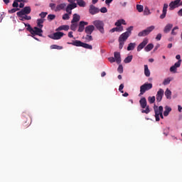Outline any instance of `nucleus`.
Returning <instances> with one entry per match:
<instances>
[{"label": "nucleus", "mask_w": 182, "mask_h": 182, "mask_svg": "<svg viewBox=\"0 0 182 182\" xmlns=\"http://www.w3.org/2000/svg\"><path fill=\"white\" fill-rule=\"evenodd\" d=\"M133 31V26H129L128 28H127V31L125 33H123L121 34L119 37V48L123 49V46H124V42L127 41L129 36L132 35V31Z\"/></svg>", "instance_id": "obj_1"}, {"label": "nucleus", "mask_w": 182, "mask_h": 182, "mask_svg": "<svg viewBox=\"0 0 182 182\" xmlns=\"http://www.w3.org/2000/svg\"><path fill=\"white\" fill-rule=\"evenodd\" d=\"M139 105L141 109H145L141 110V113H145L146 114H149L150 112V106L147 105V100H146V97H142L140 99Z\"/></svg>", "instance_id": "obj_2"}, {"label": "nucleus", "mask_w": 182, "mask_h": 182, "mask_svg": "<svg viewBox=\"0 0 182 182\" xmlns=\"http://www.w3.org/2000/svg\"><path fill=\"white\" fill-rule=\"evenodd\" d=\"M93 25L96 29L100 32V33H105V23L103 21L95 20L93 21Z\"/></svg>", "instance_id": "obj_3"}, {"label": "nucleus", "mask_w": 182, "mask_h": 182, "mask_svg": "<svg viewBox=\"0 0 182 182\" xmlns=\"http://www.w3.org/2000/svg\"><path fill=\"white\" fill-rule=\"evenodd\" d=\"M150 89H153V84L151 83H144L140 87V93L139 96H142V95L145 94L147 90H150Z\"/></svg>", "instance_id": "obj_4"}, {"label": "nucleus", "mask_w": 182, "mask_h": 182, "mask_svg": "<svg viewBox=\"0 0 182 182\" xmlns=\"http://www.w3.org/2000/svg\"><path fill=\"white\" fill-rule=\"evenodd\" d=\"M28 30L31 35H38V36H42V33H43L42 28L38 27L32 28L28 26Z\"/></svg>", "instance_id": "obj_5"}, {"label": "nucleus", "mask_w": 182, "mask_h": 182, "mask_svg": "<svg viewBox=\"0 0 182 182\" xmlns=\"http://www.w3.org/2000/svg\"><path fill=\"white\" fill-rule=\"evenodd\" d=\"M155 28L156 27L154 26H151L146 28L145 30L140 31L138 33V36H139V37L147 36V35H149V33L151 32H153V31H154Z\"/></svg>", "instance_id": "obj_6"}, {"label": "nucleus", "mask_w": 182, "mask_h": 182, "mask_svg": "<svg viewBox=\"0 0 182 182\" xmlns=\"http://www.w3.org/2000/svg\"><path fill=\"white\" fill-rule=\"evenodd\" d=\"M50 39H53L54 41H58L65 36V33L59 31L54 33L53 35L48 36Z\"/></svg>", "instance_id": "obj_7"}, {"label": "nucleus", "mask_w": 182, "mask_h": 182, "mask_svg": "<svg viewBox=\"0 0 182 182\" xmlns=\"http://www.w3.org/2000/svg\"><path fill=\"white\" fill-rule=\"evenodd\" d=\"M31 14V8L26 6L21 11L17 12V16H22L23 15H29Z\"/></svg>", "instance_id": "obj_8"}, {"label": "nucleus", "mask_w": 182, "mask_h": 182, "mask_svg": "<svg viewBox=\"0 0 182 182\" xmlns=\"http://www.w3.org/2000/svg\"><path fill=\"white\" fill-rule=\"evenodd\" d=\"M75 8H77V4L76 3L69 4L65 7V11L68 15H72V9H75Z\"/></svg>", "instance_id": "obj_9"}, {"label": "nucleus", "mask_w": 182, "mask_h": 182, "mask_svg": "<svg viewBox=\"0 0 182 182\" xmlns=\"http://www.w3.org/2000/svg\"><path fill=\"white\" fill-rule=\"evenodd\" d=\"M163 96H164V90L161 88H160L156 95V102L159 103V102H161L163 100Z\"/></svg>", "instance_id": "obj_10"}, {"label": "nucleus", "mask_w": 182, "mask_h": 182, "mask_svg": "<svg viewBox=\"0 0 182 182\" xmlns=\"http://www.w3.org/2000/svg\"><path fill=\"white\" fill-rule=\"evenodd\" d=\"M89 12L91 15H96V14H99V12H100V10L99 8L93 6V4H91L90 6Z\"/></svg>", "instance_id": "obj_11"}, {"label": "nucleus", "mask_w": 182, "mask_h": 182, "mask_svg": "<svg viewBox=\"0 0 182 182\" xmlns=\"http://www.w3.org/2000/svg\"><path fill=\"white\" fill-rule=\"evenodd\" d=\"M181 66V61L178 60L170 68V72L173 73H177V68H180Z\"/></svg>", "instance_id": "obj_12"}, {"label": "nucleus", "mask_w": 182, "mask_h": 182, "mask_svg": "<svg viewBox=\"0 0 182 182\" xmlns=\"http://www.w3.org/2000/svg\"><path fill=\"white\" fill-rule=\"evenodd\" d=\"M181 2V0H175L173 1H171L169 4V9L171 11H173L175 8H178V4Z\"/></svg>", "instance_id": "obj_13"}, {"label": "nucleus", "mask_w": 182, "mask_h": 182, "mask_svg": "<svg viewBox=\"0 0 182 182\" xmlns=\"http://www.w3.org/2000/svg\"><path fill=\"white\" fill-rule=\"evenodd\" d=\"M93 31H95V26L90 25L85 27V32L87 35H92L93 33Z\"/></svg>", "instance_id": "obj_14"}, {"label": "nucleus", "mask_w": 182, "mask_h": 182, "mask_svg": "<svg viewBox=\"0 0 182 182\" xmlns=\"http://www.w3.org/2000/svg\"><path fill=\"white\" fill-rule=\"evenodd\" d=\"M154 110L155 112V116H160V114L163 113V106L157 107L155 105Z\"/></svg>", "instance_id": "obj_15"}, {"label": "nucleus", "mask_w": 182, "mask_h": 182, "mask_svg": "<svg viewBox=\"0 0 182 182\" xmlns=\"http://www.w3.org/2000/svg\"><path fill=\"white\" fill-rule=\"evenodd\" d=\"M167 8H168V4H164L162 10V14L160 16V19H164V18H166V15H167Z\"/></svg>", "instance_id": "obj_16"}, {"label": "nucleus", "mask_w": 182, "mask_h": 182, "mask_svg": "<svg viewBox=\"0 0 182 182\" xmlns=\"http://www.w3.org/2000/svg\"><path fill=\"white\" fill-rule=\"evenodd\" d=\"M147 43H149V40L146 38L144 39V41L138 46L137 51L140 52V50H141V49H143L146 45H147Z\"/></svg>", "instance_id": "obj_17"}, {"label": "nucleus", "mask_w": 182, "mask_h": 182, "mask_svg": "<svg viewBox=\"0 0 182 182\" xmlns=\"http://www.w3.org/2000/svg\"><path fill=\"white\" fill-rule=\"evenodd\" d=\"M114 58L115 59V62H117L118 65H120V63H122V58L120 57V53L114 52Z\"/></svg>", "instance_id": "obj_18"}, {"label": "nucleus", "mask_w": 182, "mask_h": 182, "mask_svg": "<svg viewBox=\"0 0 182 182\" xmlns=\"http://www.w3.org/2000/svg\"><path fill=\"white\" fill-rule=\"evenodd\" d=\"M83 42L79 41V40H75L73 41L71 43H68V45H73V46H77V47H81L82 45Z\"/></svg>", "instance_id": "obj_19"}, {"label": "nucleus", "mask_w": 182, "mask_h": 182, "mask_svg": "<svg viewBox=\"0 0 182 182\" xmlns=\"http://www.w3.org/2000/svg\"><path fill=\"white\" fill-rule=\"evenodd\" d=\"M86 25H88L87 22L80 21L79 24L78 32H83V31H85V26Z\"/></svg>", "instance_id": "obj_20"}, {"label": "nucleus", "mask_w": 182, "mask_h": 182, "mask_svg": "<svg viewBox=\"0 0 182 182\" xmlns=\"http://www.w3.org/2000/svg\"><path fill=\"white\" fill-rule=\"evenodd\" d=\"M66 4L65 3H62L56 6V8L55 9V12H59V11H63L66 8Z\"/></svg>", "instance_id": "obj_21"}, {"label": "nucleus", "mask_w": 182, "mask_h": 182, "mask_svg": "<svg viewBox=\"0 0 182 182\" xmlns=\"http://www.w3.org/2000/svg\"><path fill=\"white\" fill-rule=\"evenodd\" d=\"M79 21H80V16H79L77 14H74L71 23H77Z\"/></svg>", "instance_id": "obj_22"}, {"label": "nucleus", "mask_w": 182, "mask_h": 182, "mask_svg": "<svg viewBox=\"0 0 182 182\" xmlns=\"http://www.w3.org/2000/svg\"><path fill=\"white\" fill-rule=\"evenodd\" d=\"M173 28V24L171 23H168L166 25V26L164 28V32L165 33H168V32H170V31H171V29Z\"/></svg>", "instance_id": "obj_23"}, {"label": "nucleus", "mask_w": 182, "mask_h": 182, "mask_svg": "<svg viewBox=\"0 0 182 182\" xmlns=\"http://www.w3.org/2000/svg\"><path fill=\"white\" fill-rule=\"evenodd\" d=\"M77 1V5L80 6V8H85L86 6V2L84 0H75Z\"/></svg>", "instance_id": "obj_24"}, {"label": "nucleus", "mask_w": 182, "mask_h": 182, "mask_svg": "<svg viewBox=\"0 0 182 182\" xmlns=\"http://www.w3.org/2000/svg\"><path fill=\"white\" fill-rule=\"evenodd\" d=\"M170 112H171V107H170L168 106H166L165 111L164 112V116H165V117H167V116H168Z\"/></svg>", "instance_id": "obj_25"}, {"label": "nucleus", "mask_w": 182, "mask_h": 182, "mask_svg": "<svg viewBox=\"0 0 182 182\" xmlns=\"http://www.w3.org/2000/svg\"><path fill=\"white\" fill-rule=\"evenodd\" d=\"M110 32H112V33L114 32H123V26L113 28L110 30Z\"/></svg>", "instance_id": "obj_26"}, {"label": "nucleus", "mask_w": 182, "mask_h": 182, "mask_svg": "<svg viewBox=\"0 0 182 182\" xmlns=\"http://www.w3.org/2000/svg\"><path fill=\"white\" fill-rule=\"evenodd\" d=\"M164 95L166 99H168L169 100L171 99V91L168 88L166 90Z\"/></svg>", "instance_id": "obj_27"}, {"label": "nucleus", "mask_w": 182, "mask_h": 182, "mask_svg": "<svg viewBox=\"0 0 182 182\" xmlns=\"http://www.w3.org/2000/svg\"><path fill=\"white\" fill-rule=\"evenodd\" d=\"M56 31H69V26L68 25H63L59 26Z\"/></svg>", "instance_id": "obj_28"}, {"label": "nucleus", "mask_w": 182, "mask_h": 182, "mask_svg": "<svg viewBox=\"0 0 182 182\" xmlns=\"http://www.w3.org/2000/svg\"><path fill=\"white\" fill-rule=\"evenodd\" d=\"M144 75L146 77H149L150 76V70H149V66L147 65H144Z\"/></svg>", "instance_id": "obj_29"}, {"label": "nucleus", "mask_w": 182, "mask_h": 182, "mask_svg": "<svg viewBox=\"0 0 182 182\" xmlns=\"http://www.w3.org/2000/svg\"><path fill=\"white\" fill-rule=\"evenodd\" d=\"M153 48H154V45H153V43H149L145 47L144 50L145 52H150Z\"/></svg>", "instance_id": "obj_30"}, {"label": "nucleus", "mask_w": 182, "mask_h": 182, "mask_svg": "<svg viewBox=\"0 0 182 182\" xmlns=\"http://www.w3.org/2000/svg\"><path fill=\"white\" fill-rule=\"evenodd\" d=\"M81 48H85V49H90V50L93 49L92 45L87 44L86 43H82Z\"/></svg>", "instance_id": "obj_31"}, {"label": "nucleus", "mask_w": 182, "mask_h": 182, "mask_svg": "<svg viewBox=\"0 0 182 182\" xmlns=\"http://www.w3.org/2000/svg\"><path fill=\"white\" fill-rule=\"evenodd\" d=\"M179 28L178 26H175L171 32V35H172L173 36H176V35H177V33H178V32L177 31H178Z\"/></svg>", "instance_id": "obj_32"}, {"label": "nucleus", "mask_w": 182, "mask_h": 182, "mask_svg": "<svg viewBox=\"0 0 182 182\" xmlns=\"http://www.w3.org/2000/svg\"><path fill=\"white\" fill-rule=\"evenodd\" d=\"M19 18H21V21H31V17L30 16L27 15H23V16H18Z\"/></svg>", "instance_id": "obj_33"}, {"label": "nucleus", "mask_w": 182, "mask_h": 182, "mask_svg": "<svg viewBox=\"0 0 182 182\" xmlns=\"http://www.w3.org/2000/svg\"><path fill=\"white\" fill-rule=\"evenodd\" d=\"M50 48V49H57L58 50L63 49V46H58L56 44L51 45Z\"/></svg>", "instance_id": "obj_34"}, {"label": "nucleus", "mask_w": 182, "mask_h": 182, "mask_svg": "<svg viewBox=\"0 0 182 182\" xmlns=\"http://www.w3.org/2000/svg\"><path fill=\"white\" fill-rule=\"evenodd\" d=\"M136 48V43H130L128 45L127 50H133Z\"/></svg>", "instance_id": "obj_35"}, {"label": "nucleus", "mask_w": 182, "mask_h": 182, "mask_svg": "<svg viewBox=\"0 0 182 182\" xmlns=\"http://www.w3.org/2000/svg\"><path fill=\"white\" fill-rule=\"evenodd\" d=\"M132 60H133V55H129L124 59V63H130Z\"/></svg>", "instance_id": "obj_36"}, {"label": "nucleus", "mask_w": 182, "mask_h": 182, "mask_svg": "<svg viewBox=\"0 0 182 182\" xmlns=\"http://www.w3.org/2000/svg\"><path fill=\"white\" fill-rule=\"evenodd\" d=\"M42 23H43V19L40 18L37 20V25L38 28H43V25Z\"/></svg>", "instance_id": "obj_37"}, {"label": "nucleus", "mask_w": 182, "mask_h": 182, "mask_svg": "<svg viewBox=\"0 0 182 182\" xmlns=\"http://www.w3.org/2000/svg\"><path fill=\"white\" fill-rule=\"evenodd\" d=\"M70 29L71 31H73L74 32L76 31L77 28V23H71Z\"/></svg>", "instance_id": "obj_38"}, {"label": "nucleus", "mask_w": 182, "mask_h": 182, "mask_svg": "<svg viewBox=\"0 0 182 182\" xmlns=\"http://www.w3.org/2000/svg\"><path fill=\"white\" fill-rule=\"evenodd\" d=\"M148 101L151 105H153L156 102V97H148Z\"/></svg>", "instance_id": "obj_39"}, {"label": "nucleus", "mask_w": 182, "mask_h": 182, "mask_svg": "<svg viewBox=\"0 0 182 182\" xmlns=\"http://www.w3.org/2000/svg\"><path fill=\"white\" fill-rule=\"evenodd\" d=\"M171 82V79H170V77H168L166 79H165L163 82V85L164 86H166V85H170V82Z\"/></svg>", "instance_id": "obj_40"}, {"label": "nucleus", "mask_w": 182, "mask_h": 182, "mask_svg": "<svg viewBox=\"0 0 182 182\" xmlns=\"http://www.w3.org/2000/svg\"><path fill=\"white\" fill-rule=\"evenodd\" d=\"M144 9V7L140 4H137L136 5V10L138 11V12H143Z\"/></svg>", "instance_id": "obj_41"}, {"label": "nucleus", "mask_w": 182, "mask_h": 182, "mask_svg": "<svg viewBox=\"0 0 182 182\" xmlns=\"http://www.w3.org/2000/svg\"><path fill=\"white\" fill-rule=\"evenodd\" d=\"M56 18V16L55 14H49L47 17L48 21H53Z\"/></svg>", "instance_id": "obj_42"}, {"label": "nucleus", "mask_w": 182, "mask_h": 182, "mask_svg": "<svg viewBox=\"0 0 182 182\" xmlns=\"http://www.w3.org/2000/svg\"><path fill=\"white\" fill-rule=\"evenodd\" d=\"M85 41H87V42H90V41H93V37H92L90 34H87V36H85Z\"/></svg>", "instance_id": "obj_43"}, {"label": "nucleus", "mask_w": 182, "mask_h": 182, "mask_svg": "<svg viewBox=\"0 0 182 182\" xmlns=\"http://www.w3.org/2000/svg\"><path fill=\"white\" fill-rule=\"evenodd\" d=\"M170 132V128L169 127H166L164 129V134L165 136H168V133Z\"/></svg>", "instance_id": "obj_44"}, {"label": "nucleus", "mask_w": 182, "mask_h": 182, "mask_svg": "<svg viewBox=\"0 0 182 182\" xmlns=\"http://www.w3.org/2000/svg\"><path fill=\"white\" fill-rule=\"evenodd\" d=\"M150 14H151V12H150V9H149V8H145L144 9V15H146V16H147V15H150Z\"/></svg>", "instance_id": "obj_45"}, {"label": "nucleus", "mask_w": 182, "mask_h": 182, "mask_svg": "<svg viewBox=\"0 0 182 182\" xmlns=\"http://www.w3.org/2000/svg\"><path fill=\"white\" fill-rule=\"evenodd\" d=\"M69 14H65L63 16V21H68V20H69V18H70V16H69Z\"/></svg>", "instance_id": "obj_46"}, {"label": "nucleus", "mask_w": 182, "mask_h": 182, "mask_svg": "<svg viewBox=\"0 0 182 182\" xmlns=\"http://www.w3.org/2000/svg\"><path fill=\"white\" fill-rule=\"evenodd\" d=\"M123 89H124V85L123 84H121L119 87V91L121 92V93H124V91H123Z\"/></svg>", "instance_id": "obj_47"}, {"label": "nucleus", "mask_w": 182, "mask_h": 182, "mask_svg": "<svg viewBox=\"0 0 182 182\" xmlns=\"http://www.w3.org/2000/svg\"><path fill=\"white\" fill-rule=\"evenodd\" d=\"M100 11L102 14H106L107 12V8L102 7Z\"/></svg>", "instance_id": "obj_48"}, {"label": "nucleus", "mask_w": 182, "mask_h": 182, "mask_svg": "<svg viewBox=\"0 0 182 182\" xmlns=\"http://www.w3.org/2000/svg\"><path fill=\"white\" fill-rule=\"evenodd\" d=\"M117 71L119 73H123V65H119L118 68H117Z\"/></svg>", "instance_id": "obj_49"}, {"label": "nucleus", "mask_w": 182, "mask_h": 182, "mask_svg": "<svg viewBox=\"0 0 182 182\" xmlns=\"http://www.w3.org/2000/svg\"><path fill=\"white\" fill-rule=\"evenodd\" d=\"M46 15H48V12H41L39 16H41V18H46Z\"/></svg>", "instance_id": "obj_50"}, {"label": "nucleus", "mask_w": 182, "mask_h": 182, "mask_svg": "<svg viewBox=\"0 0 182 182\" xmlns=\"http://www.w3.org/2000/svg\"><path fill=\"white\" fill-rule=\"evenodd\" d=\"M17 11H19V9H11V10L9 11V14H15Z\"/></svg>", "instance_id": "obj_51"}, {"label": "nucleus", "mask_w": 182, "mask_h": 182, "mask_svg": "<svg viewBox=\"0 0 182 182\" xmlns=\"http://www.w3.org/2000/svg\"><path fill=\"white\" fill-rule=\"evenodd\" d=\"M18 6H19V4H18L16 0H14V1L13 3V7L14 8H18Z\"/></svg>", "instance_id": "obj_52"}, {"label": "nucleus", "mask_w": 182, "mask_h": 182, "mask_svg": "<svg viewBox=\"0 0 182 182\" xmlns=\"http://www.w3.org/2000/svg\"><path fill=\"white\" fill-rule=\"evenodd\" d=\"M115 26L120 28V26H122V23L120 22V20H118L116 23H115Z\"/></svg>", "instance_id": "obj_53"}, {"label": "nucleus", "mask_w": 182, "mask_h": 182, "mask_svg": "<svg viewBox=\"0 0 182 182\" xmlns=\"http://www.w3.org/2000/svg\"><path fill=\"white\" fill-rule=\"evenodd\" d=\"M108 60L110 62V63H113L116 62V59L113 57L109 58Z\"/></svg>", "instance_id": "obj_54"}, {"label": "nucleus", "mask_w": 182, "mask_h": 182, "mask_svg": "<svg viewBox=\"0 0 182 182\" xmlns=\"http://www.w3.org/2000/svg\"><path fill=\"white\" fill-rule=\"evenodd\" d=\"M50 8H51L52 10L55 9V8H56V4H53V3H50L49 4Z\"/></svg>", "instance_id": "obj_55"}, {"label": "nucleus", "mask_w": 182, "mask_h": 182, "mask_svg": "<svg viewBox=\"0 0 182 182\" xmlns=\"http://www.w3.org/2000/svg\"><path fill=\"white\" fill-rule=\"evenodd\" d=\"M156 41H161V33H158L156 37Z\"/></svg>", "instance_id": "obj_56"}, {"label": "nucleus", "mask_w": 182, "mask_h": 182, "mask_svg": "<svg viewBox=\"0 0 182 182\" xmlns=\"http://www.w3.org/2000/svg\"><path fill=\"white\" fill-rule=\"evenodd\" d=\"M24 126L25 127H28L30 126L29 119L28 120L27 119L26 121H25Z\"/></svg>", "instance_id": "obj_57"}, {"label": "nucleus", "mask_w": 182, "mask_h": 182, "mask_svg": "<svg viewBox=\"0 0 182 182\" xmlns=\"http://www.w3.org/2000/svg\"><path fill=\"white\" fill-rule=\"evenodd\" d=\"M176 59H177L178 60H180L181 61V64L182 60H181V56L180 55H177L176 56Z\"/></svg>", "instance_id": "obj_58"}, {"label": "nucleus", "mask_w": 182, "mask_h": 182, "mask_svg": "<svg viewBox=\"0 0 182 182\" xmlns=\"http://www.w3.org/2000/svg\"><path fill=\"white\" fill-rule=\"evenodd\" d=\"M113 2V0H105L106 5H109V4H112Z\"/></svg>", "instance_id": "obj_59"}, {"label": "nucleus", "mask_w": 182, "mask_h": 182, "mask_svg": "<svg viewBox=\"0 0 182 182\" xmlns=\"http://www.w3.org/2000/svg\"><path fill=\"white\" fill-rule=\"evenodd\" d=\"M68 38H73V32L70 31L68 33Z\"/></svg>", "instance_id": "obj_60"}, {"label": "nucleus", "mask_w": 182, "mask_h": 182, "mask_svg": "<svg viewBox=\"0 0 182 182\" xmlns=\"http://www.w3.org/2000/svg\"><path fill=\"white\" fill-rule=\"evenodd\" d=\"M119 21L121 22V25H126V21L124 19H119Z\"/></svg>", "instance_id": "obj_61"}, {"label": "nucleus", "mask_w": 182, "mask_h": 182, "mask_svg": "<svg viewBox=\"0 0 182 182\" xmlns=\"http://www.w3.org/2000/svg\"><path fill=\"white\" fill-rule=\"evenodd\" d=\"M155 119L156 122H160V115H155Z\"/></svg>", "instance_id": "obj_62"}, {"label": "nucleus", "mask_w": 182, "mask_h": 182, "mask_svg": "<svg viewBox=\"0 0 182 182\" xmlns=\"http://www.w3.org/2000/svg\"><path fill=\"white\" fill-rule=\"evenodd\" d=\"M178 16H182V9L178 11Z\"/></svg>", "instance_id": "obj_63"}, {"label": "nucleus", "mask_w": 182, "mask_h": 182, "mask_svg": "<svg viewBox=\"0 0 182 182\" xmlns=\"http://www.w3.org/2000/svg\"><path fill=\"white\" fill-rule=\"evenodd\" d=\"M76 0H68V2H69L70 4H75V1Z\"/></svg>", "instance_id": "obj_64"}]
</instances>
